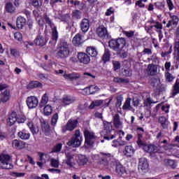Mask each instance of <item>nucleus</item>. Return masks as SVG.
Masks as SVG:
<instances>
[{
    "label": "nucleus",
    "mask_w": 179,
    "mask_h": 179,
    "mask_svg": "<svg viewBox=\"0 0 179 179\" xmlns=\"http://www.w3.org/2000/svg\"><path fill=\"white\" fill-rule=\"evenodd\" d=\"M54 66H57V63L52 62L51 64L49 66H41V67L45 70V71H51V68H54Z\"/></svg>",
    "instance_id": "obj_50"
},
{
    "label": "nucleus",
    "mask_w": 179,
    "mask_h": 179,
    "mask_svg": "<svg viewBox=\"0 0 179 179\" xmlns=\"http://www.w3.org/2000/svg\"><path fill=\"white\" fill-rule=\"evenodd\" d=\"M84 90L89 92L87 94H94L96 92H99V90H100V88L96 85H90V87H86Z\"/></svg>",
    "instance_id": "obj_31"
},
{
    "label": "nucleus",
    "mask_w": 179,
    "mask_h": 179,
    "mask_svg": "<svg viewBox=\"0 0 179 179\" xmlns=\"http://www.w3.org/2000/svg\"><path fill=\"white\" fill-rule=\"evenodd\" d=\"M27 120H29V118H27V117L24 115H20L17 117V122L18 124H23V122L27 121Z\"/></svg>",
    "instance_id": "obj_46"
},
{
    "label": "nucleus",
    "mask_w": 179,
    "mask_h": 179,
    "mask_svg": "<svg viewBox=\"0 0 179 179\" xmlns=\"http://www.w3.org/2000/svg\"><path fill=\"white\" fill-rule=\"evenodd\" d=\"M122 100H124V97H122V95L117 96V106H121V104H122Z\"/></svg>",
    "instance_id": "obj_63"
},
{
    "label": "nucleus",
    "mask_w": 179,
    "mask_h": 179,
    "mask_svg": "<svg viewBox=\"0 0 179 179\" xmlns=\"http://www.w3.org/2000/svg\"><path fill=\"white\" fill-rule=\"evenodd\" d=\"M17 136L20 139H22V141H27L30 139V133H29L26 129H23L18 132Z\"/></svg>",
    "instance_id": "obj_25"
},
{
    "label": "nucleus",
    "mask_w": 179,
    "mask_h": 179,
    "mask_svg": "<svg viewBox=\"0 0 179 179\" xmlns=\"http://www.w3.org/2000/svg\"><path fill=\"white\" fill-rule=\"evenodd\" d=\"M165 78L166 82H173V80H174V76H173L172 74L169 72L165 73Z\"/></svg>",
    "instance_id": "obj_51"
},
{
    "label": "nucleus",
    "mask_w": 179,
    "mask_h": 179,
    "mask_svg": "<svg viewBox=\"0 0 179 179\" xmlns=\"http://www.w3.org/2000/svg\"><path fill=\"white\" fill-rule=\"evenodd\" d=\"M39 157L41 162H46V160H48V155L47 154L41 153L39 155Z\"/></svg>",
    "instance_id": "obj_58"
},
{
    "label": "nucleus",
    "mask_w": 179,
    "mask_h": 179,
    "mask_svg": "<svg viewBox=\"0 0 179 179\" xmlns=\"http://www.w3.org/2000/svg\"><path fill=\"white\" fill-rule=\"evenodd\" d=\"M123 34H124V36H127V37H132L135 34V32L133 31H125L123 32Z\"/></svg>",
    "instance_id": "obj_62"
},
{
    "label": "nucleus",
    "mask_w": 179,
    "mask_h": 179,
    "mask_svg": "<svg viewBox=\"0 0 179 179\" xmlns=\"http://www.w3.org/2000/svg\"><path fill=\"white\" fill-rule=\"evenodd\" d=\"M169 16L171 20H170L166 24V27L169 29L170 27H177V24H178L179 18L178 16L169 14Z\"/></svg>",
    "instance_id": "obj_14"
},
{
    "label": "nucleus",
    "mask_w": 179,
    "mask_h": 179,
    "mask_svg": "<svg viewBox=\"0 0 179 179\" xmlns=\"http://www.w3.org/2000/svg\"><path fill=\"white\" fill-rule=\"evenodd\" d=\"M113 82L115 83H128V80L117 77L113 78Z\"/></svg>",
    "instance_id": "obj_47"
},
{
    "label": "nucleus",
    "mask_w": 179,
    "mask_h": 179,
    "mask_svg": "<svg viewBox=\"0 0 179 179\" xmlns=\"http://www.w3.org/2000/svg\"><path fill=\"white\" fill-rule=\"evenodd\" d=\"M147 69L151 76L156 75L157 73V66L155 64H149Z\"/></svg>",
    "instance_id": "obj_36"
},
{
    "label": "nucleus",
    "mask_w": 179,
    "mask_h": 179,
    "mask_svg": "<svg viewBox=\"0 0 179 179\" xmlns=\"http://www.w3.org/2000/svg\"><path fill=\"white\" fill-rule=\"evenodd\" d=\"M16 24L18 29H23V27L26 24V18L22 16L17 17Z\"/></svg>",
    "instance_id": "obj_28"
},
{
    "label": "nucleus",
    "mask_w": 179,
    "mask_h": 179,
    "mask_svg": "<svg viewBox=\"0 0 179 179\" xmlns=\"http://www.w3.org/2000/svg\"><path fill=\"white\" fill-rule=\"evenodd\" d=\"M73 17H75V19H80V17H82V12L78 10H73Z\"/></svg>",
    "instance_id": "obj_48"
},
{
    "label": "nucleus",
    "mask_w": 179,
    "mask_h": 179,
    "mask_svg": "<svg viewBox=\"0 0 179 179\" xmlns=\"http://www.w3.org/2000/svg\"><path fill=\"white\" fill-rule=\"evenodd\" d=\"M58 121V113H55L53 115L52 117V125L55 126L57 125V122Z\"/></svg>",
    "instance_id": "obj_56"
},
{
    "label": "nucleus",
    "mask_w": 179,
    "mask_h": 179,
    "mask_svg": "<svg viewBox=\"0 0 179 179\" xmlns=\"http://www.w3.org/2000/svg\"><path fill=\"white\" fill-rule=\"evenodd\" d=\"M82 43H83V40L82 39V35L80 34H77L73 38V44H74V45H80Z\"/></svg>",
    "instance_id": "obj_29"
},
{
    "label": "nucleus",
    "mask_w": 179,
    "mask_h": 179,
    "mask_svg": "<svg viewBox=\"0 0 179 179\" xmlns=\"http://www.w3.org/2000/svg\"><path fill=\"white\" fill-rule=\"evenodd\" d=\"M173 58L177 64H179V36L175 39Z\"/></svg>",
    "instance_id": "obj_17"
},
{
    "label": "nucleus",
    "mask_w": 179,
    "mask_h": 179,
    "mask_svg": "<svg viewBox=\"0 0 179 179\" xmlns=\"http://www.w3.org/2000/svg\"><path fill=\"white\" fill-rule=\"evenodd\" d=\"M0 167L4 169L5 170H10L13 169V165L12 164V158L8 155L1 154L0 155Z\"/></svg>",
    "instance_id": "obj_4"
},
{
    "label": "nucleus",
    "mask_w": 179,
    "mask_h": 179,
    "mask_svg": "<svg viewBox=\"0 0 179 179\" xmlns=\"http://www.w3.org/2000/svg\"><path fill=\"white\" fill-rule=\"evenodd\" d=\"M66 164L70 168L78 167V159H75V154L72 152H66Z\"/></svg>",
    "instance_id": "obj_9"
},
{
    "label": "nucleus",
    "mask_w": 179,
    "mask_h": 179,
    "mask_svg": "<svg viewBox=\"0 0 179 179\" xmlns=\"http://www.w3.org/2000/svg\"><path fill=\"white\" fill-rule=\"evenodd\" d=\"M89 162V157L86 155H78L77 157V166H85Z\"/></svg>",
    "instance_id": "obj_19"
},
{
    "label": "nucleus",
    "mask_w": 179,
    "mask_h": 179,
    "mask_svg": "<svg viewBox=\"0 0 179 179\" xmlns=\"http://www.w3.org/2000/svg\"><path fill=\"white\" fill-rule=\"evenodd\" d=\"M157 101H153L150 98V95L147 94L146 98L144 99V107H145L149 113H150V108H152V104H156Z\"/></svg>",
    "instance_id": "obj_18"
},
{
    "label": "nucleus",
    "mask_w": 179,
    "mask_h": 179,
    "mask_svg": "<svg viewBox=\"0 0 179 179\" xmlns=\"http://www.w3.org/2000/svg\"><path fill=\"white\" fill-rule=\"evenodd\" d=\"M82 143V136H80V131L76 130L73 138L67 143L68 146H73V148H79V145Z\"/></svg>",
    "instance_id": "obj_8"
},
{
    "label": "nucleus",
    "mask_w": 179,
    "mask_h": 179,
    "mask_svg": "<svg viewBox=\"0 0 179 179\" xmlns=\"http://www.w3.org/2000/svg\"><path fill=\"white\" fill-rule=\"evenodd\" d=\"M96 34L101 38H106V37H108V32L107 31V28H106L103 25L99 26L96 29Z\"/></svg>",
    "instance_id": "obj_15"
},
{
    "label": "nucleus",
    "mask_w": 179,
    "mask_h": 179,
    "mask_svg": "<svg viewBox=\"0 0 179 179\" xmlns=\"http://www.w3.org/2000/svg\"><path fill=\"white\" fill-rule=\"evenodd\" d=\"M111 57V55H110V50L105 49V52L102 56V61L104 64L106 62H108L110 61V58Z\"/></svg>",
    "instance_id": "obj_37"
},
{
    "label": "nucleus",
    "mask_w": 179,
    "mask_h": 179,
    "mask_svg": "<svg viewBox=\"0 0 179 179\" xmlns=\"http://www.w3.org/2000/svg\"><path fill=\"white\" fill-rule=\"evenodd\" d=\"M150 85L153 87L159 89L160 87V80L153 78L150 80Z\"/></svg>",
    "instance_id": "obj_40"
},
{
    "label": "nucleus",
    "mask_w": 179,
    "mask_h": 179,
    "mask_svg": "<svg viewBox=\"0 0 179 179\" xmlns=\"http://www.w3.org/2000/svg\"><path fill=\"white\" fill-rule=\"evenodd\" d=\"M153 26L155 29H157L156 31H162L163 29V24L158 21H157Z\"/></svg>",
    "instance_id": "obj_49"
},
{
    "label": "nucleus",
    "mask_w": 179,
    "mask_h": 179,
    "mask_svg": "<svg viewBox=\"0 0 179 179\" xmlns=\"http://www.w3.org/2000/svg\"><path fill=\"white\" fill-rule=\"evenodd\" d=\"M160 107H162V111H164V113H166V114H169V113L170 112V105L169 104H165L162 106V103H159L158 105H157L156 108L157 110H159V108H160Z\"/></svg>",
    "instance_id": "obj_38"
},
{
    "label": "nucleus",
    "mask_w": 179,
    "mask_h": 179,
    "mask_svg": "<svg viewBox=\"0 0 179 179\" xmlns=\"http://www.w3.org/2000/svg\"><path fill=\"white\" fill-rule=\"evenodd\" d=\"M34 43L36 45H41V47H43V45H45V44H47V41L45 39H44V37L41 34L36 36V39L34 40Z\"/></svg>",
    "instance_id": "obj_26"
},
{
    "label": "nucleus",
    "mask_w": 179,
    "mask_h": 179,
    "mask_svg": "<svg viewBox=\"0 0 179 179\" xmlns=\"http://www.w3.org/2000/svg\"><path fill=\"white\" fill-rule=\"evenodd\" d=\"M77 58L80 64H83L84 65L90 64V56L83 52H78L77 55Z\"/></svg>",
    "instance_id": "obj_13"
},
{
    "label": "nucleus",
    "mask_w": 179,
    "mask_h": 179,
    "mask_svg": "<svg viewBox=\"0 0 179 179\" xmlns=\"http://www.w3.org/2000/svg\"><path fill=\"white\" fill-rule=\"evenodd\" d=\"M113 124L115 128H120L122 126V122L120 119V115L116 114L113 117Z\"/></svg>",
    "instance_id": "obj_33"
},
{
    "label": "nucleus",
    "mask_w": 179,
    "mask_h": 179,
    "mask_svg": "<svg viewBox=\"0 0 179 179\" xmlns=\"http://www.w3.org/2000/svg\"><path fill=\"white\" fill-rule=\"evenodd\" d=\"M138 170L141 173H148L149 171V162L146 158H141L139 159Z\"/></svg>",
    "instance_id": "obj_11"
},
{
    "label": "nucleus",
    "mask_w": 179,
    "mask_h": 179,
    "mask_svg": "<svg viewBox=\"0 0 179 179\" xmlns=\"http://www.w3.org/2000/svg\"><path fill=\"white\" fill-rule=\"evenodd\" d=\"M48 103V94H45L41 98V104H47Z\"/></svg>",
    "instance_id": "obj_54"
},
{
    "label": "nucleus",
    "mask_w": 179,
    "mask_h": 179,
    "mask_svg": "<svg viewBox=\"0 0 179 179\" xmlns=\"http://www.w3.org/2000/svg\"><path fill=\"white\" fill-rule=\"evenodd\" d=\"M27 125L29 128L31 134H33V135H36L37 132L36 131V128H34V124H33V119H27Z\"/></svg>",
    "instance_id": "obj_32"
},
{
    "label": "nucleus",
    "mask_w": 179,
    "mask_h": 179,
    "mask_svg": "<svg viewBox=\"0 0 179 179\" xmlns=\"http://www.w3.org/2000/svg\"><path fill=\"white\" fill-rule=\"evenodd\" d=\"M86 52L87 54H88V55H90V57H97V50L94 48V47H88L86 50Z\"/></svg>",
    "instance_id": "obj_35"
},
{
    "label": "nucleus",
    "mask_w": 179,
    "mask_h": 179,
    "mask_svg": "<svg viewBox=\"0 0 179 179\" xmlns=\"http://www.w3.org/2000/svg\"><path fill=\"white\" fill-rule=\"evenodd\" d=\"M159 122H160L162 128H164V129H166V128H167V125L169 124V120H168V117H166L164 116H161L159 117L158 119Z\"/></svg>",
    "instance_id": "obj_34"
},
{
    "label": "nucleus",
    "mask_w": 179,
    "mask_h": 179,
    "mask_svg": "<svg viewBox=\"0 0 179 179\" xmlns=\"http://www.w3.org/2000/svg\"><path fill=\"white\" fill-rule=\"evenodd\" d=\"M78 123H79V122H78L77 120L70 119L68 121L66 126L67 131H73V129H75V128H76V127H78Z\"/></svg>",
    "instance_id": "obj_21"
},
{
    "label": "nucleus",
    "mask_w": 179,
    "mask_h": 179,
    "mask_svg": "<svg viewBox=\"0 0 179 179\" xmlns=\"http://www.w3.org/2000/svg\"><path fill=\"white\" fill-rule=\"evenodd\" d=\"M63 78H64V79H66L67 80H76V79H79L80 78V74L78 73H64L63 75Z\"/></svg>",
    "instance_id": "obj_23"
},
{
    "label": "nucleus",
    "mask_w": 179,
    "mask_h": 179,
    "mask_svg": "<svg viewBox=\"0 0 179 179\" xmlns=\"http://www.w3.org/2000/svg\"><path fill=\"white\" fill-rule=\"evenodd\" d=\"M103 104V101L101 100H96L92 102L90 105V108L93 110V108H96V107H100Z\"/></svg>",
    "instance_id": "obj_41"
},
{
    "label": "nucleus",
    "mask_w": 179,
    "mask_h": 179,
    "mask_svg": "<svg viewBox=\"0 0 179 179\" xmlns=\"http://www.w3.org/2000/svg\"><path fill=\"white\" fill-rule=\"evenodd\" d=\"M80 27L83 33H87L90 29V21L86 18L83 19L80 23Z\"/></svg>",
    "instance_id": "obj_16"
},
{
    "label": "nucleus",
    "mask_w": 179,
    "mask_h": 179,
    "mask_svg": "<svg viewBox=\"0 0 179 179\" xmlns=\"http://www.w3.org/2000/svg\"><path fill=\"white\" fill-rule=\"evenodd\" d=\"M10 97V92H9V90H4L0 95V99H1L2 103H6V101L9 100Z\"/></svg>",
    "instance_id": "obj_27"
},
{
    "label": "nucleus",
    "mask_w": 179,
    "mask_h": 179,
    "mask_svg": "<svg viewBox=\"0 0 179 179\" xmlns=\"http://www.w3.org/2000/svg\"><path fill=\"white\" fill-rule=\"evenodd\" d=\"M40 86H41V83H38V81H32L28 84L27 88L34 89L36 87H40Z\"/></svg>",
    "instance_id": "obj_42"
},
{
    "label": "nucleus",
    "mask_w": 179,
    "mask_h": 179,
    "mask_svg": "<svg viewBox=\"0 0 179 179\" xmlns=\"http://www.w3.org/2000/svg\"><path fill=\"white\" fill-rule=\"evenodd\" d=\"M113 13H114V9H113L112 7L109 8L106 12V16H111V15H113Z\"/></svg>",
    "instance_id": "obj_64"
},
{
    "label": "nucleus",
    "mask_w": 179,
    "mask_h": 179,
    "mask_svg": "<svg viewBox=\"0 0 179 179\" xmlns=\"http://www.w3.org/2000/svg\"><path fill=\"white\" fill-rule=\"evenodd\" d=\"M127 44L125 38H120L119 39H112L109 41V47L113 51H115L117 54H122L124 52V48Z\"/></svg>",
    "instance_id": "obj_3"
},
{
    "label": "nucleus",
    "mask_w": 179,
    "mask_h": 179,
    "mask_svg": "<svg viewBox=\"0 0 179 179\" xmlns=\"http://www.w3.org/2000/svg\"><path fill=\"white\" fill-rule=\"evenodd\" d=\"M167 164L168 166H170V167H172V169H176L177 164H176V161L173 159H168L167 160Z\"/></svg>",
    "instance_id": "obj_55"
},
{
    "label": "nucleus",
    "mask_w": 179,
    "mask_h": 179,
    "mask_svg": "<svg viewBox=\"0 0 179 179\" xmlns=\"http://www.w3.org/2000/svg\"><path fill=\"white\" fill-rule=\"evenodd\" d=\"M84 135L85 138V148H90V146H93V143H94V141H96V138H97L96 135H94V133L90 130H85Z\"/></svg>",
    "instance_id": "obj_7"
},
{
    "label": "nucleus",
    "mask_w": 179,
    "mask_h": 179,
    "mask_svg": "<svg viewBox=\"0 0 179 179\" xmlns=\"http://www.w3.org/2000/svg\"><path fill=\"white\" fill-rule=\"evenodd\" d=\"M142 134H138V139L137 141V144L140 148H142L143 150L147 152L148 153H150V155H153L155 153H164L165 150L169 149V143L167 140H164L163 141H159L157 145H155L152 144L146 145L142 140H141V137Z\"/></svg>",
    "instance_id": "obj_1"
},
{
    "label": "nucleus",
    "mask_w": 179,
    "mask_h": 179,
    "mask_svg": "<svg viewBox=\"0 0 179 179\" xmlns=\"http://www.w3.org/2000/svg\"><path fill=\"white\" fill-rule=\"evenodd\" d=\"M166 3L168 5L169 10H173L174 9V4L171 0H166Z\"/></svg>",
    "instance_id": "obj_61"
},
{
    "label": "nucleus",
    "mask_w": 179,
    "mask_h": 179,
    "mask_svg": "<svg viewBox=\"0 0 179 179\" xmlns=\"http://www.w3.org/2000/svg\"><path fill=\"white\" fill-rule=\"evenodd\" d=\"M17 114L16 112H12L11 114L8 116V118L7 119V125H9V127H12L16 122L17 121Z\"/></svg>",
    "instance_id": "obj_24"
},
{
    "label": "nucleus",
    "mask_w": 179,
    "mask_h": 179,
    "mask_svg": "<svg viewBox=\"0 0 179 179\" xmlns=\"http://www.w3.org/2000/svg\"><path fill=\"white\" fill-rule=\"evenodd\" d=\"M5 9L8 13H15V12H16V8L13 6V3L11 2H8L6 3Z\"/></svg>",
    "instance_id": "obj_30"
},
{
    "label": "nucleus",
    "mask_w": 179,
    "mask_h": 179,
    "mask_svg": "<svg viewBox=\"0 0 179 179\" xmlns=\"http://www.w3.org/2000/svg\"><path fill=\"white\" fill-rule=\"evenodd\" d=\"M50 164L52 167H55V169H58L59 167V160L52 158L50 159Z\"/></svg>",
    "instance_id": "obj_45"
},
{
    "label": "nucleus",
    "mask_w": 179,
    "mask_h": 179,
    "mask_svg": "<svg viewBox=\"0 0 179 179\" xmlns=\"http://www.w3.org/2000/svg\"><path fill=\"white\" fill-rule=\"evenodd\" d=\"M75 101H76V98L69 95H65L59 100L61 106H63L73 104Z\"/></svg>",
    "instance_id": "obj_12"
},
{
    "label": "nucleus",
    "mask_w": 179,
    "mask_h": 179,
    "mask_svg": "<svg viewBox=\"0 0 179 179\" xmlns=\"http://www.w3.org/2000/svg\"><path fill=\"white\" fill-rule=\"evenodd\" d=\"M61 149H62V144L59 143L54 147L52 152H61Z\"/></svg>",
    "instance_id": "obj_60"
},
{
    "label": "nucleus",
    "mask_w": 179,
    "mask_h": 179,
    "mask_svg": "<svg viewBox=\"0 0 179 179\" xmlns=\"http://www.w3.org/2000/svg\"><path fill=\"white\" fill-rule=\"evenodd\" d=\"M12 146L14 149H24L26 148V143L20 140H13L12 142Z\"/></svg>",
    "instance_id": "obj_20"
},
{
    "label": "nucleus",
    "mask_w": 179,
    "mask_h": 179,
    "mask_svg": "<svg viewBox=\"0 0 179 179\" xmlns=\"http://www.w3.org/2000/svg\"><path fill=\"white\" fill-rule=\"evenodd\" d=\"M14 38L17 41H22V40L23 39V36L20 32H15L14 34Z\"/></svg>",
    "instance_id": "obj_52"
},
{
    "label": "nucleus",
    "mask_w": 179,
    "mask_h": 179,
    "mask_svg": "<svg viewBox=\"0 0 179 179\" xmlns=\"http://www.w3.org/2000/svg\"><path fill=\"white\" fill-rule=\"evenodd\" d=\"M113 65L114 71H118L121 68V64L118 61H113Z\"/></svg>",
    "instance_id": "obj_53"
},
{
    "label": "nucleus",
    "mask_w": 179,
    "mask_h": 179,
    "mask_svg": "<svg viewBox=\"0 0 179 179\" xmlns=\"http://www.w3.org/2000/svg\"><path fill=\"white\" fill-rule=\"evenodd\" d=\"M45 21L46 22V24L50 26L52 29V40L53 43V45L57 44V41L58 40V31H57V27L54 25L52 21L48 17V16H45Z\"/></svg>",
    "instance_id": "obj_6"
},
{
    "label": "nucleus",
    "mask_w": 179,
    "mask_h": 179,
    "mask_svg": "<svg viewBox=\"0 0 179 179\" xmlns=\"http://www.w3.org/2000/svg\"><path fill=\"white\" fill-rule=\"evenodd\" d=\"M103 127H104V129L106 131H110V129H111V127H112L111 122H108L107 121H104L103 122Z\"/></svg>",
    "instance_id": "obj_57"
},
{
    "label": "nucleus",
    "mask_w": 179,
    "mask_h": 179,
    "mask_svg": "<svg viewBox=\"0 0 179 179\" xmlns=\"http://www.w3.org/2000/svg\"><path fill=\"white\" fill-rule=\"evenodd\" d=\"M101 164H103L104 167H108V165L110 164L111 167L115 166V171L119 176H122L125 174L126 171L125 168L120 163L118 160L114 158V155L111 153H101Z\"/></svg>",
    "instance_id": "obj_2"
},
{
    "label": "nucleus",
    "mask_w": 179,
    "mask_h": 179,
    "mask_svg": "<svg viewBox=\"0 0 179 179\" xmlns=\"http://www.w3.org/2000/svg\"><path fill=\"white\" fill-rule=\"evenodd\" d=\"M134 153L135 149H134V147H132L131 145L125 146L124 150H123V154L127 157H132Z\"/></svg>",
    "instance_id": "obj_22"
},
{
    "label": "nucleus",
    "mask_w": 179,
    "mask_h": 179,
    "mask_svg": "<svg viewBox=\"0 0 179 179\" xmlns=\"http://www.w3.org/2000/svg\"><path fill=\"white\" fill-rule=\"evenodd\" d=\"M131 98H127V100L125 101L122 108L123 110H132V106H131Z\"/></svg>",
    "instance_id": "obj_39"
},
{
    "label": "nucleus",
    "mask_w": 179,
    "mask_h": 179,
    "mask_svg": "<svg viewBox=\"0 0 179 179\" xmlns=\"http://www.w3.org/2000/svg\"><path fill=\"white\" fill-rule=\"evenodd\" d=\"M71 50H69V45L68 43H64L57 48V52L56 53L57 58H59L61 59L67 58L69 57V53Z\"/></svg>",
    "instance_id": "obj_5"
},
{
    "label": "nucleus",
    "mask_w": 179,
    "mask_h": 179,
    "mask_svg": "<svg viewBox=\"0 0 179 179\" xmlns=\"http://www.w3.org/2000/svg\"><path fill=\"white\" fill-rule=\"evenodd\" d=\"M141 54L143 55H152V50L149 48H144Z\"/></svg>",
    "instance_id": "obj_59"
},
{
    "label": "nucleus",
    "mask_w": 179,
    "mask_h": 179,
    "mask_svg": "<svg viewBox=\"0 0 179 179\" xmlns=\"http://www.w3.org/2000/svg\"><path fill=\"white\" fill-rule=\"evenodd\" d=\"M43 113L45 115H50L51 113H52V107L51 105H46L43 108Z\"/></svg>",
    "instance_id": "obj_44"
},
{
    "label": "nucleus",
    "mask_w": 179,
    "mask_h": 179,
    "mask_svg": "<svg viewBox=\"0 0 179 179\" xmlns=\"http://www.w3.org/2000/svg\"><path fill=\"white\" fill-rule=\"evenodd\" d=\"M179 93V80H176L174 86H173V90L172 92L173 96H177Z\"/></svg>",
    "instance_id": "obj_43"
},
{
    "label": "nucleus",
    "mask_w": 179,
    "mask_h": 179,
    "mask_svg": "<svg viewBox=\"0 0 179 179\" xmlns=\"http://www.w3.org/2000/svg\"><path fill=\"white\" fill-rule=\"evenodd\" d=\"M27 106L30 110L36 108L38 106V98L35 96H30L27 98Z\"/></svg>",
    "instance_id": "obj_10"
}]
</instances>
